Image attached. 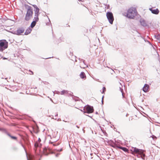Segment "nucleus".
Returning <instances> with one entry per match:
<instances>
[{
  "label": "nucleus",
  "mask_w": 160,
  "mask_h": 160,
  "mask_svg": "<svg viewBox=\"0 0 160 160\" xmlns=\"http://www.w3.org/2000/svg\"><path fill=\"white\" fill-rule=\"evenodd\" d=\"M76 127L77 128H79V127H78V125H77V126H76Z\"/></svg>",
  "instance_id": "nucleus-39"
},
{
  "label": "nucleus",
  "mask_w": 160,
  "mask_h": 160,
  "mask_svg": "<svg viewBox=\"0 0 160 160\" xmlns=\"http://www.w3.org/2000/svg\"><path fill=\"white\" fill-rule=\"evenodd\" d=\"M80 76L81 78L82 79H85L86 78V76L84 72H82L81 73Z\"/></svg>",
  "instance_id": "nucleus-16"
},
{
  "label": "nucleus",
  "mask_w": 160,
  "mask_h": 160,
  "mask_svg": "<svg viewBox=\"0 0 160 160\" xmlns=\"http://www.w3.org/2000/svg\"><path fill=\"white\" fill-rule=\"evenodd\" d=\"M152 138L153 139H154V138H156V137L155 136H154V135H152Z\"/></svg>",
  "instance_id": "nucleus-32"
},
{
  "label": "nucleus",
  "mask_w": 160,
  "mask_h": 160,
  "mask_svg": "<svg viewBox=\"0 0 160 160\" xmlns=\"http://www.w3.org/2000/svg\"><path fill=\"white\" fill-rule=\"evenodd\" d=\"M84 110L85 111L83 112L84 113H90L93 112L94 109L92 106L87 105L84 107Z\"/></svg>",
  "instance_id": "nucleus-5"
},
{
  "label": "nucleus",
  "mask_w": 160,
  "mask_h": 160,
  "mask_svg": "<svg viewBox=\"0 0 160 160\" xmlns=\"http://www.w3.org/2000/svg\"><path fill=\"white\" fill-rule=\"evenodd\" d=\"M121 92H122V97L123 98L124 97V96H123V93L122 92V90H121Z\"/></svg>",
  "instance_id": "nucleus-36"
},
{
  "label": "nucleus",
  "mask_w": 160,
  "mask_h": 160,
  "mask_svg": "<svg viewBox=\"0 0 160 160\" xmlns=\"http://www.w3.org/2000/svg\"><path fill=\"white\" fill-rule=\"evenodd\" d=\"M32 6L33 7L36 9V8H38L36 5H33Z\"/></svg>",
  "instance_id": "nucleus-27"
},
{
  "label": "nucleus",
  "mask_w": 160,
  "mask_h": 160,
  "mask_svg": "<svg viewBox=\"0 0 160 160\" xmlns=\"http://www.w3.org/2000/svg\"><path fill=\"white\" fill-rule=\"evenodd\" d=\"M38 16V15H35L34 21H35L36 22H37L39 20Z\"/></svg>",
  "instance_id": "nucleus-22"
},
{
  "label": "nucleus",
  "mask_w": 160,
  "mask_h": 160,
  "mask_svg": "<svg viewBox=\"0 0 160 160\" xmlns=\"http://www.w3.org/2000/svg\"><path fill=\"white\" fill-rule=\"evenodd\" d=\"M149 10L152 13L155 14H158L159 12V10L158 8L155 9H153L152 8H150Z\"/></svg>",
  "instance_id": "nucleus-10"
},
{
  "label": "nucleus",
  "mask_w": 160,
  "mask_h": 160,
  "mask_svg": "<svg viewBox=\"0 0 160 160\" xmlns=\"http://www.w3.org/2000/svg\"><path fill=\"white\" fill-rule=\"evenodd\" d=\"M8 136L11 137L12 139H14V140H17V138L15 136H11L9 133H8L7 134Z\"/></svg>",
  "instance_id": "nucleus-23"
},
{
  "label": "nucleus",
  "mask_w": 160,
  "mask_h": 160,
  "mask_svg": "<svg viewBox=\"0 0 160 160\" xmlns=\"http://www.w3.org/2000/svg\"><path fill=\"white\" fill-rule=\"evenodd\" d=\"M106 16L107 18L111 24H112L114 20V18L113 14L111 12H108Z\"/></svg>",
  "instance_id": "nucleus-6"
},
{
  "label": "nucleus",
  "mask_w": 160,
  "mask_h": 160,
  "mask_svg": "<svg viewBox=\"0 0 160 160\" xmlns=\"http://www.w3.org/2000/svg\"><path fill=\"white\" fill-rule=\"evenodd\" d=\"M88 116L90 117V116H89V115H88Z\"/></svg>",
  "instance_id": "nucleus-48"
},
{
  "label": "nucleus",
  "mask_w": 160,
  "mask_h": 160,
  "mask_svg": "<svg viewBox=\"0 0 160 160\" xmlns=\"http://www.w3.org/2000/svg\"><path fill=\"white\" fill-rule=\"evenodd\" d=\"M155 38L160 41V34L155 36Z\"/></svg>",
  "instance_id": "nucleus-25"
},
{
  "label": "nucleus",
  "mask_w": 160,
  "mask_h": 160,
  "mask_svg": "<svg viewBox=\"0 0 160 160\" xmlns=\"http://www.w3.org/2000/svg\"><path fill=\"white\" fill-rule=\"evenodd\" d=\"M21 145H22V146L23 147V148L24 149L25 151L26 152V156H27V160H34V156H32V155H29L28 156L27 155V152L24 147V146L22 144Z\"/></svg>",
  "instance_id": "nucleus-9"
},
{
  "label": "nucleus",
  "mask_w": 160,
  "mask_h": 160,
  "mask_svg": "<svg viewBox=\"0 0 160 160\" xmlns=\"http://www.w3.org/2000/svg\"><path fill=\"white\" fill-rule=\"evenodd\" d=\"M39 160H40V159H39Z\"/></svg>",
  "instance_id": "nucleus-49"
},
{
  "label": "nucleus",
  "mask_w": 160,
  "mask_h": 160,
  "mask_svg": "<svg viewBox=\"0 0 160 160\" xmlns=\"http://www.w3.org/2000/svg\"><path fill=\"white\" fill-rule=\"evenodd\" d=\"M25 31V29L23 27H21L18 28L16 31H14L12 33L14 34L18 35H21V34L24 32Z\"/></svg>",
  "instance_id": "nucleus-7"
},
{
  "label": "nucleus",
  "mask_w": 160,
  "mask_h": 160,
  "mask_svg": "<svg viewBox=\"0 0 160 160\" xmlns=\"http://www.w3.org/2000/svg\"><path fill=\"white\" fill-rule=\"evenodd\" d=\"M58 144H53V146H57V145H58Z\"/></svg>",
  "instance_id": "nucleus-35"
},
{
  "label": "nucleus",
  "mask_w": 160,
  "mask_h": 160,
  "mask_svg": "<svg viewBox=\"0 0 160 160\" xmlns=\"http://www.w3.org/2000/svg\"><path fill=\"white\" fill-rule=\"evenodd\" d=\"M96 114H98V112H96Z\"/></svg>",
  "instance_id": "nucleus-44"
},
{
  "label": "nucleus",
  "mask_w": 160,
  "mask_h": 160,
  "mask_svg": "<svg viewBox=\"0 0 160 160\" xmlns=\"http://www.w3.org/2000/svg\"><path fill=\"white\" fill-rule=\"evenodd\" d=\"M32 29H31L30 28H27L24 33V34L26 35H27L29 34L31 32Z\"/></svg>",
  "instance_id": "nucleus-17"
},
{
  "label": "nucleus",
  "mask_w": 160,
  "mask_h": 160,
  "mask_svg": "<svg viewBox=\"0 0 160 160\" xmlns=\"http://www.w3.org/2000/svg\"><path fill=\"white\" fill-rule=\"evenodd\" d=\"M44 154L45 155H48L49 154V153L48 152L47 150L46 149H44L43 150Z\"/></svg>",
  "instance_id": "nucleus-24"
},
{
  "label": "nucleus",
  "mask_w": 160,
  "mask_h": 160,
  "mask_svg": "<svg viewBox=\"0 0 160 160\" xmlns=\"http://www.w3.org/2000/svg\"><path fill=\"white\" fill-rule=\"evenodd\" d=\"M106 91V88L105 87H103V88H102V93H104V92L105 91Z\"/></svg>",
  "instance_id": "nucleus-26"
},
{
  "label": "nucleus",
  "mask_w": 160,
  "mask_h": 160,
  "mask_svg": "<svg viewBox=\"0 0 160 160\" xmlns=\"http://www.w3.org/2000/svg\"><path fill=\"white\" fill-rule=\"evenodd\" d=\"M102 104H103V100H102Z\"/></svg>",
  "instance_id": "nucleus-37"
},
{
  "label": "nucleus",
  "mask_w": 160,
  "mask_h": 160,
  "mask_svg": "<svg viewBox=\"0 0 160 160\" xmlns=\"http://www.w3.org/2000/svg\"><path fill=\"white\" fill-rule=\"evenodd\" d=\"M39 9L38 8H36V9H35V10H34L35 15H39Z\"/></svg>",
  "instance_id": "nucleus-21"
},
{
  "label": "nucleus",
  "mask_w": 160,
  "mask_h": 160,
  "mask_svg": "<svg viewBox=\"0 0 160 160\" xmlns=\"http://www.w3.org/2000/svg\"><path fill=\"white\" fill-rule=\"evenodd\" d=\"M149 88V86L147 84H145L142 88V90L144 92H147Z\"/></svg>",
  "instance_id": "nucleus-14"
},
{
  "label": "nucleus",
  "mask_w": 160,
  "mask_h": 160,
  "mask_svg": "<svg viewBox=\"0 0 160 160\" xmlns=\"http://www.w3.org/2000/svg\"><path fill=\"white\" fill-rule=\"evenodd\" d=\"M108 142L111 147L115 148H117L118 146L112 140L108 141Z\"/></svg>",
  "instance_id": "nucleus-8"
},
{
  "label": "nucleus",
  "mask_w": 160,
  "mask_h": 160,
  "mask_svg": "<svg viewBox=\"0 0 160 160\" xmlns=\"http://www.w3.org/2000/svg\"><path fill=\"white\" fill-rule=\"evenodd\" d=\"M112 71L113 72H114L113 71V70H112Z\"/></svg>",
  "instance_id": "nucleus-47"
},
{
  "label": "nucleus",
  "mask_w": 160,
  "mask_h": 160,
  "mask_svg": "<svg viewBox=\"0 0 160 160\" xmlns=\"http://www.w3.org/2000/svg\"><path fill=\"white\" fill-rule=\"evenodd\" d=\"M137 12L136 9L133 7H131L127 11L126 16L130 19L133 18L136 15Z\"/></svg>",
  "instance_id": "nucleus-2"
},
{
  "label": "nucleus",
  "mask_w": 160,
  "mask_h": 160,
  "mask_svg": "<svg viewBox=\"0 0 160 160\" xmlns=\"http://www.w3.org/2000/svg\"><path fill=\"white\" fill-rule=\"evenodd\" d=\"M0 131L2 132H4L6 133V134L8 133V132L6 130V129L4 128H0Z\"/></svg>",
  "instance_id": "nucleus-19"
},
{
  "label": "nucleus",
  "mask_w": 160,
  "mask_h": 160,
  "mask_svg": "<svg viewBox=\"0 0 160 160\" xmlns=\"http://www.w3.org/2000/svg\"><path fill=\"white\" fill-rule=\"evenodd\" d=\"M59 119H58V121H59Z\"/></svg>",
  "instance_id": "nucleus-46"
},
{
  "label": "nucleus",
  "mask_w": 160,
  "mask_h": 160,
  "mask_svg": "<svg viewBox=\"0 0 160 160\" xmlns=\"http://www.w3.org/2000/svg\"><path fill=\"white\" fill-rule=\"evenodd\" d=\"M8 47V42L5 40L0 41V51L2 52Z\"/></svg>",
  "instance_id": "nucleus-4"
},
{
  "label": "nucleus",
  "mask_w": 160,
  "mask_h": 160,
  "mask_svg": "<svg viewBox=\"0 0 160 160\" xmlns=\"http://www.w3.org/2000/svg\"><path fill=\"white\" fill-rule=\"evenodd\" d=\"M58 116V113H57L56 115H55V116Z\"/></svg>",
  "instance_id": "nucleus-42"
},
{
  "label": "nucleus",
  "mask_w": 160,
  "mask_h": 160,
  "mask_svg": "<svg viewBox=\"0 0 160 160\" xmlns=\"http://www.w3.org/2000/svg\"><path fill=\"white\" fill-rule=\"evenodd\" d=\"M45 58V59H48V58Z\"/></svg>",
  "instance_id": "nucleus-41"
},
{
  "label": "nucleus",
  "mask_w": 160,
  "mask_h": 160,
  "mask_svg": "<svg viewBox=\"0 0 160 160\" xmlns=\"http://www.w3.org/2000/svg\"><path fill=\"white\" fill-rule=\"evenodd\" d=\"M55 92H56V93H57V94H60L61 93H60V92L58 91H56Z\"/></svg>",
  "instance_id": "nucleus-30"
},
{
  "label": "nucleus",
  "mask_w": 160,
  "mask_h": 160,
  "mask_svg": "<svg viewBox=\"0 0 160 160\" xmlns=\"http://www.w3.org/2000/svg\"><path fill=\"white\" fill-rule=\"evenodd\" d=\"M79 59L80 60V61H83V63L85 64V61L84 60H83L82 59H80V58H79Z\"/></svg>",
  "instance_id": "nucleus-28"
},
{
  "label": "nucleus",
  "mask_w": 160,
  "mask_h": 160,
  "mask_svg": "<svg viewBox=\"0 0 160 160\" xmlns=\"http://www.w3.org/2000/svg\"><path fill=\"white\" fill-rule=\"evenodd\" d=\"M69 92L68 91V95L69 96H72V99L73 100H74L75 101H78V99H79V98H77V99H74V98H75V97L73 95H72L73 93L72 92H70V93H69Z\"/></svg>",
  "instance_id": "nucleus-15"
},
{
  "label": "nucleus",
  "mask_w": 160,
  "mask_h": 160,
  "mask_svg": "<svg viewBox=\"0 0 160 160\" xmlns=\"http://www.w3.org/2000/svg\"><path fill=\"white\" fill-rule=\"evenodd\" d=\"M3 59H6V58H3Z\"/></svg>",
  "instance_id": "nucleus-43"
},
{
  "label": "nucleus",
  "mask_w": 160,
  "mask_h": 160,
  "mask_svg": "<svg viewBox=\"0 0 160 160\" xmlns=\"http://www.w3.org/2000/svg\"><path fill=\"white\" fill-rule=\"evenodd\" d=\"M27 7V13L25 18V20L28 21L32 17L33 13L32 8L30 6L26 5V7Z\"/></svg>",
  "instance_id": "nucleus-3"
},
{
  "label": "nucleus",
  "mask_w": 160,
  "mask_h": 160,
  "mask_svg": "<svg viewBox=\"0 0 160 160\" xmlns=\"http://www.w3.org/2000/svg\"><path fill=\"white\" fill-rule=\"evenodd\" d=\"M103 98H104V96H103L102 97V100H103Z\"/></svg>",
  "instance_id": "nucleus-38"
},
{
  "label": "nucleus",
  "mask_w": 160,
  "mask_h": 160,
  "mask_svg": "<svg viewBox=\"0 0 160 160\" xmlns=\"http://www.w3.org/2000/svg\"><path fill=\"white\" fill-rule=\"evenodd\" d=\"M68 91L67 90H62L60 93V94L62 95H64L65 94H67L68 93Z\"/></svg>",
  "instance_id": "nucleus-18"
},
{
  "label": "nucleus",
  "mask_w": 160,
  "mask_h": 160,
  "mask_svg": "<svg viewBox=\"0 0 160 160\" xmlns=\"http://www.w3.org/2000/svg\"><path fill=\"white\" fill-rule=\"evenodd\" d=\"M106 7H107V9H108L109 8V5H107Z\"/></svg>",
  "instance_id": "nucleus-33"
},
{
  "label": "nucleus",
  "mask_w": 160,
  "mask_h": 160,
  "mask_svg": "<svg viewBox=\"0 0 160 160\" xmlns=\"http://www.w3.org/2000/svg\"><path fill=\"white\" fill-rule=\"evenodd\" d=\"M29 71L31 72V73H29L30 74L33 75V73L32 71H31L30 70H29Z\"/></svg>",
  "instance_id": "nucleus-29"
},
{
  "label": "nucleus",
  "mask_w": 160,
  "mask_h": 160,
  "mask_svg": "<svg viewBox=\"0 0 160 160\" xmlns=\"http://www.w3.org/2000/svg\"><path fill=\"white\" fill-rule=\"evenodd\" d=\"M62 148H61V149H58V150H57V151H58V152H61V151H62Z\"/></svg>",
  "instance_id": "nucleus-31"
},
{
  "label": "nucleus",
  "mask_w": 160,
  "mask_h": 160,
  "mask_svg": "<svg viewBox=\"0 0 160 160\" xmlns=\"http://www.w3.org/2000/svg\"><path fill=\"white\" fill-rule=\"evenodd\" d=\"M59 154H56L55 155V156L56 157H58V155H59Z\"/></svg>",
  "instance_id": "nucleus-34"
},
{
  "label": "nucleus",
  "mask_w": 160,
  "mask_h": 160,
  "mask_svg": "<svg viewBox=\"0 0 160 160\" xmlns=\"http://www.w3.org/2000/svg\"><path fill=\"white\" fill-rule=\"evenodd\" d=\"M140 22L141 25L143 27H147L148 26L145 20L143 19H141L140 20Z\"/></svg>",
  "instance_id": "nucleus-11"
},
{
  "label": "nucleus",
  "mask_w": 160,
  "mask_h": 160,
  "mask_svg": "<svg viewBox=\"0 0 160 160\" xmlns=\"http://www.w3.org/2000/svg\"><path fill=\"white\" fill-rule=\"evenodd\" d=\"M117 148H120L123 151H124L125 152H128V150L127 148L125 147H121V146H118Z\"/></svg>",
  "instance_id": "nucleus-13"
},
{
  "label": "nucleus",
  "mask_w": 160,
  "mask_h": 160,
  "mask_svg": "<svg viewBox=\"0 0 160 160\" xmlns=\"http://www.w3.org/2000/svg\"><path fill=\"white\" fill-rule=\"evenodd\" d=\"M36 22L35 21H33L31 23L30 27L32 28H33L36 25Z\"/></svg>",
  "instance_id": "nucleus-20"
},
{
  "label": "nucleus",
  "mask_w": 160,
  "mask_h": 160,
  "mask_svg": "<svg viewBox=\"0 0 160 160\" xmlns=\"http://www.w3.org/2000/svg\"><path fill=\"white\" fill-rule=\"evenodd\" d=\"M50 100H51V101L52 102H53V101L52 100V99L51 98H50Z\"/></svg>",
  "instance_id": "nucleus-40"
},
{
  "label": "nucleus",
  "mask_w": 160,
  "mask_h": 160,
  "mask_svg": "<svg viewBox=\"0 0 160 160\" xmlns=\"http://www.w3.org/2000/svg\"><path fill=\"white\" fill-rule=\"evenodd\" d=\"M131 151L132 154L138 158H141L144 160L145 151L143 150L138 149L136 147H132Z\"/></svg>",
  "instance_id": "nucleus-1"
},
{
  "label": "nucleus",
  "mask_w": 160,
  "mask_h": 160,
  "mask_svg": "<svg viewBox=\"0 0 160 160\" xmlns=\"http://www.w3.org/2000/svg\"><path fill=\"white\" fill-rule=\"evenodd\" d=\"M63 121H64V122H67L66 121H64V120H63Z\"/></svg>",
  "instance_id": "nucleus-45"
},
{
  "label": "nucleus",
  "mask_w": 160,
  "mask_h": 160,
  "mask_svg": "<svg viewBox=\"0 0 160 160\" xmlns=\"http://www.w3.org/2000/svg\"><path fill=\"white\" fill-rule=\"evenodd\" d=\"M41 141V140L40 138H38V142H36L34 144V146L35 148L39 147L41 146V144L40 143V142Z\"/></svg>",
  "instance_id": "nucleus-12"
}]
</instances>
